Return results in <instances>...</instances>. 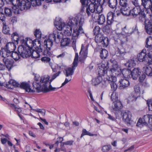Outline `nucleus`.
<instances>
[{"mask_svg": "<svg viewBox=\"0 0 152 152\" xmlns=\"http://www.w3.org/2000/svg\"><path fill=\"white\" fill-rule=\"evenodd\" d=\"M83 51V57H80L79 59V61L81 63H83L87 57V49L85 48L82 44V45L81 50L80 52V54L81 52Z\"/></svg>", "mask_w": 152, "mask_h": 152, "instance_id": "nucleus-24", "label": "nucleus"}, {"mask_svg": "<svg viewBox=\"0 0 152 152\" xmlns=\"http://www.w3.org/2000/svg\"><path fill=\"white\" fill-rule=\"evenodd\" d=\"M31 7V3L30 2H26L24 0L20 1L17 7H16L17 10L14 11L15 14H18L19 13V9L21 11L27 10L30 8Z\"/></svg>", "mask_w": 152, "mask_h": 152, "instance_id": "nucleus-9", "label": "nucleus"}, {"mask_svg": "<svg viewBox=\"0 0 152 152\" xmlns=\"http://www.w3.org/2000/svg\"><path fill=\"white\" fill-rule=\"evenodd\" d=\"M20 87L21 88L24 89L27 92H35V90L31 89L30 85L27 82H23L21 83Z\"/></svg>", "mask_w": 152, "mask_h": 152, "instance_id": "nucleus-23", "label": "nucleus"}, {"mask_svg": "<svg viewBox=\"0 0 152 152\" xmlns=\"http://www.w3.org/2000/svg\"><path fill=\"white\" fill-rule=\"evenodd\" d=\"M141 72L138 68H134L131 72V77L134 80H136L140 76Z\"/></svg>", "mask_w": 152, "mask_h": 152, "instance_id": "nucleus-25", "label": "nucleus"}, {"mask_svg": "<svg viewBox=\"0 0 152 152\" xmlns=\"http://www.w3.org/2000/svg\"><path fill=\"white\" fill-rule=\"evenodd\" d=\"M119 88L121 89L126 88L129 86L130 85L129 80L125 78L121 79L119 80Z\"/></svg>", "mask_w": 152, "mask_h": 152, "instance_id": "nucleus-20", "label": "nucleus"}, {"mask_svg": "<svg viewBox=\"0 0 152 152\" xmlns=\"http://www.w3.org/2000/svg\"><path fill=\"white\" fill-rule=\"evenodd\" d=\"M145 47L148 48L152 47V37L150 36L146 38Z\"/></svg>", "mask_w": 152, "mask_h": 152, "instance_id": "nucleus-45", "label": "nucleus"}, {"mask_svg": "<svg viewBox=\"0 0 152 152\" xmlns=\"http://www.w3.org/2000/svg\"><path fill=\"white\" fill-rule=\"evenodd\" d=\"M116 75H113L111 76L107 77V81L110 83L111 90L113 91H115L117 88V85L115 83L117 81V78L116 77Z\"/></svg>", "mask_w": 152, "mask_h": 152, "instance_id": "nucleus-12", "label": "nucleus"}, {"mask_svg": "<svg viewBox=\"0 0 152 152\" xmlns=\"http://www.w3.org/2000/svg\"><path fill=\"white\" fill-rule=\"evenodd\" d=\"M10 50H7L5 48L0 51V55L4 58H7V57L10 56Z\"/></svg>", "mask_w": 152, "mask_h": 152, "instance_id": "nucleus-28", "label": "nucleus"}, {"mask_svg": "<svg viewBox=\"0 0 152 152\" xmlns=\"http://www.w3.org/2000/svg\"><path fill=\"white\" fill-rule=\"evenodd\" d=\"M139 15V20L140 22L141 23L144 22L146 20H147L148 19L146 18V15L144 10L142 11Z\"/></svg>", "mask_w": 152, "mask_h": 152, "instance_id": "nucleus-37", "label": "nucleus"}, {"mask_svg": "<svg viewBox=\"0 0 152 152\" xmlns=\"http://www.w3.org/2000/svg\"><path fill=\"white\" fill-rule=\"evenodd\" d=\"M108 54V51L104 49H102L100 52V56L102 59L106 58Z\"/></svg>", "mask_w": 152, "mask_h": 152, "instance_id": "nucleus-40", "label": "nucleus"}, {"mask_svg": "<svg viewBox=\"0 0 152 152\" xmlns=\"http://www.w3.org/2000/svg\"><path fill=\"white\" fill-rule=\"evenodd\" d=\"M95 40L97 43H102L103 47H107L109 42L108 38L104 37L101 34L96 35L95 37Z\"/></svg>", "mask_w": 152, "mask_h": 152, "instance_id": "nucleus-8", "label": "nucleus"}, {"mask_svg": "<svg viewBox=\"0 0 152 152\" xmlns=\"http://www.w3.org/2000/svg\"><path fill=\"white\" fill-rule=\"evenodd\" d=\"M141 5L146 9H149L152 3L151 0H141Z\"/></svg>", "mask_w": 152, "mask_h": 152, "instance_id": "nucleus-32", "label": "nucleus"}, {"mask_svg": "<svg viewBox=\"0 0 152 152\" xmlns=\"http://www.w3.org/2000/svg\"><path fill=\"white\" fill-rule=\"evenodd\" d=\"M109 63L108 61L105 62V64H102L98 70L99 77L103 76L106 74L107 77L111 76L113 75H118L120 72L119 71L118 66L117 64L112 65V68L108 70L109 67Z\"/></svg>", "mask_w": 152, "mask_h": 152, "instance_id": "nucleus-2", "label": "nucleus"}, {"mask_svg": "<svg viewBox=\"0 0 152 152\" xmlns=\"http://www.w3.org/2000/svg\"><path fill=\"white\" fill-rule=\"evenodd\" d=\"M103 32L105 34H108L110 31V28L109 25L107 24L102 28Z\"/></svg>", "mask_w": 152, "mask_h": 152, "instance_id": "nucleus-53", "label": "nucleus"}, {"mask_svg": "<svg viewBox=\"0 0 152 152\" xmlns=\"http://www.w3.org/2000/svg\"><path fill=\"white\" fill-rule=\"evenodd\" d=\"M145 29L149 34H152V21L149 19L146 20L144 23Z\"/></svg>", "mask_w": 152, "mask_h": 152, "instance_id": "nucleus-17", "label": "nucleus"}, {"mask_svg": "<svg viewBox=\"0 0 152 152\" xmlns=\"http://www.w3.org/2000/svg\"><path fill=\"white\" fill-rule=\"evenodd\" d=\"M143 71L148 76L152 77V68L149 66H145L143 68Z\"/></svg>", "mask_w": 152, "mask_h": 152, "instance_id": "nucleus-31", "label": "nucleus"}, {"mask_svg": "<svg viewBox=\"0 0 152 152\" xmlns=\"http://www.w3.org/2000/svg\"><path fill=\"white\" fill-rule=\"evenodd\" d=\"M126 53L125 49L124 48H118L116 53L117 56H120L124 55Z\"/></svg>", "mask_w": 152, "mask_h": 152, "instance_id": "nucleus-44", "label": "nucleus"}, {"mask_svg": "<svg viewBox=\"0 0 152 152\" xmlns=\"http://www.w3.org/2000/svg\"><path fill=\"white\" fill-rule=\"evenodd\" d=\"M146 126L149 128L152 127V115H144L143 118H140L138 120L137 126Z\"/></svg>", "mask_w": 152, "mask_h": 152, "instance_id": "nucleus-5", "label": "nucleus"}, {"mask_svg": "<svg viewBox=\"0 0 152 152\" xmlns=\"http://www.w3.org/2000/svg\"><path fill=\"white\" fill-rule=\"evenodd\" d=\"M3 28L2 31L3 33L6 34L10 35V31L9 27L6 24L5 22H4L3 23Z\"/></svg>", "mask_w": 152, "mask_h": 152, "instance_id": "nucleus-33", "label": "nucleus"}, {"mask_svg": "<svg viewBox=\"0 0 152 152\" xmlns=\"http://www.w3.org/2000/svg\"><path fill=\"white\" fill-rule=\"evenodd\" d=\"M114 13L112 12H109L107 15V24L111 25L114 21Z\"/></svg>", "mask_w": 152, "mask_h": 152, "instance_id": "nucleus-26", "label": "nucleus"}, {"mask_svg": "<svg viewBox=\"0 0 152 152\" xmlns=\"http://www.w3.org/2000/svg\"><path fill=\"white\" fill-rule=\"evenodd\" d=\"M10 56L13 58L15 61L18 60L20 58V54L16 52H11Z\"/></svg>", "mask_w": 152, "mask_h": 152, "instance_id": "nucleus-42", "label": "nucleus"}, {"mask_svg": "<svg viewBox=\"0 0 152 152\" xmlns=\"http://www.w3.org/2000/svg\"><path fill=\"white\" fill-rule=\"evenodd\" d=\"M120 12L124 15L129 16L130 15V10L129 7H121Z\"/></svg>", "mask_w": 152, "mask_h": 152, "instance_id": "nucleus-29", "label": "nucleus"}, {"mask_svg": "<svg viewBox=\"0 0 152 152\" xmlns=\"http://www.w3.org/2000/svg\"><path fill=\"white\" fill-rule=\"evenodd\" d=\"M102 78L101 77H98L94 78L92 80V84L94 86L98 85L101 83L102 80Z\"/></svg>", "mask_w": 152, "mask_h": 152, "instance_id": "nucleus-41", "label": "nucleus"}, {"mask_svg": "<svg viewBox=\"0 0 152 152\" xmlns=\"http://www.w3.org/2000/svg\"><path fill=\"white\" fill-rule=\"evenodd\" d=\"M9 83L15 87H18L19 86H20V85L15 80H10L9 81Z\"/></svg>", "mask_w": 152, "mask_h": 152, "instance_id": "nucleus-60", "label": "nucleus"}, {"mask_svg": "<svg viewBox=\"0 0 152 152\" xmlns=\"http://www.w3.org/2000/svg\"><path fill=\"white\" fill-rule=\"evenodd\" d=\"M147 104L148 105L149 111H152V99H148L147 101Z\"/></svg>", "mask_w": 152, "mask_h": 152, "instance_id": "nucleus-57", "label": "nucleus"}, {"mask_svg": "<svg viewBox=\"0 0 152 152\" xmlns=\"http://www.w3.org/2000/svg\"><path fill=\"white\" fill-rule=\"evenodd\" d=\"M123 119L124 121L127 123H129L131 120L132 114L129 111H123L121 112Z\"/></svg>", "mask_w": 152, "mask_h": 152, "instance_id": "nucleus-18", "label": "nucleus"}, {"mask_svg": "<svg viewBox=\"0 0 152 152\" xmlns=\"http://www.w3.org/2000/svg\"><path fill=\"white\" fill-rule=\"evenodd\" d=\"M120 39L122 41L125 42L127 41V37L126 34H120L118 36Z\"/></svg>", "mask_w": 152, "mask_h": 152, "instance_id": "nucleus-55", "label": "nucleus"}, {"mask_svg": "<svg viewBox=\"0 0 152 152\" xmlns=\"http://www.w3.org/2000/svg\"><path fill=\"white\" fill-rule=\"evenodd\" d=\"M53 42L48 40H45L43 43V54L46 56H50L51 55L50 52L51 47L53 45Z\"/></svg>", "mask_w": 152, "mask_h": 152, "instance_id": "nucleus-7", "label": "nucleus"}, {"mask_svg": "<svg viewBox=\"0 0 152 152\" xmlns=\"http://www.w3.org/2000/svg\"><path fill=\"white\" fill-rule=\"evenodd\" d=\"M111 149V146L110 145L103 146L102 148L103 152H107Z\"/></svg>", "mask_w": 152, "mask_h": 152, "instance_id": "nucleus-52", "label": "nucleus"}, {"mask_svg": "<svg viewBox=\"0 0 152 152\" xmlns=\"http://www.w3.org/2000/svg\"><path fill=\"white\" fill-rule=\"evenodd\" d=\"M126 65L128 68H132L136 64L134 58L129 60L126 63Z\"/></svg>", "mask_w": 152, "mask_h": 152, "instance_id": "nucleus-39", "label": "nucleus"}, {"mask_svg": "<svg viewBox=\"0 0 152 152\" xmlns=\"http://www.w3.org/2000/svg\"><path fill=\"white\" fill-rule=\"evenodd\" d=\"M55 32L56 38V42L57 43H58L60 39L63 37V34H62L61 32H58L57 30H55Z\"/></svg>", "mask_w": 152, "mask_h": 152, "instance_id": "nucleus-43", "label": "nucleus"}, {"mask_svg": "<svg viewBox=\"0 0 152 152\" xmlns=\"http://www.w3.org/2000/svg\"><path fill=\"white\" fill-rule=\"evenodd\" d=\"M148 48V56L149 58V59L152 58V47Z\"/></svg>", "mask_w": 152, "mask_h": 152, "instance_id": "nucleus-61", "label": "nucleus"}, {"mask_svg": "<svg viewBox=\"0 0 152 152\" xmlns=\"http://www.w3.org/2000/svg\"><path fill=\"white\" fill-rule=\"evenodd\" d=\"M100 28L99 26H95L93 30V32L94 35H96L98 34H101L100 32Z\"/></svg>", "mask_w": 152, "mask_h": 152, "instance_id": "nucleus-56", "label": "nucleus"}, {"mask_svg": "<svg viewBox=\"0 0 152 152\" xmlns=\"http://www.w3.org/2000/svg\"><path fill=\"white\" fill-rule=\"evenodd\" d=\"M105 21V18L103 14H99L98 18L97 19V23L99 25H103Z\"/></svg>", "mask_w": 152, "mask_h": 152, "instance_id": "nucleus-35", "label": "nucleus"}, {"mask_svg": "<svg viewBox=\"0 0 152 152\" xmlns=\"http://www.w3.org/2000/svg\"><path fill=\"white\" fill-rule=\"evenodd\" d=\"M20 0H12L10 4H12L13 6L17 7Z\"/></svg>", "mask_w": 152, "mask_h": 152, "instance_id": "nucleus-59", "label": "nucleus"}, {"mask_svg": "<svg viewBox=\"0 0 152 152\" xmlns=\"http://www.w3.org/2000/svg\"><path fill=\"white\" fill-rule=\"evenodd\" d=\"M34 35L37 38L36 39L39 40V39L41 37V32L39 29H36L34 32Z\"/></svg>", "mask_w": 152, "mask_h": 152, "instance_id": "nucleus-51", "label": "nucleus"}, {"mask_svg": "<svg viewBox=\"0 0 152 152\" xmlns=\"http://www.w3.org/2000/svg\"><path fill=\"white\" fill-rule=\"evenodd\" d=\"M61 73V72L58 71L57 73L53 74L52 76L51 79L50 80V82H51L53 80L55 79Z\"/></svg>", "mask_w": 152, "mask_h": 152, "instance_id": "nucleus-58", "label": "nucleus"}, {"mask_svg": "<svg viewBox=\"0 0 152 152\" xmlns=\"http://www.w3.org/2000/svg\"><path fill=\"white\" fill-rule=\"evenodd\" d=\"M39 1L38 0H32L30 1L31 5H32L33 7L41 5L40 1Z\"/></svg>", "mask_w": 152, "mask_h": 152, "instance_id": "nucleus-54", "label": "nucleus"}, {"mask_svg": "<svg viewBox=\"0 0 152 152\" xmlns=\"http://www.w3.org/2000/svg\"><path fill=\"white\" fill-rule=\"evenodd\" d=\"M82 6L81 9V12H83L86 10V13L88 17L92 18L93 13L96 10V12L100 13L102 11V7L99 4H96L94 3H91L88 5V3L85 4L86 2H88L86 0H80Z\"/></svg>", "mask_w": 152, "mask_h": 152, "instance_id": "nucleus-3", "label": "nucleus"}, {"mask_svg": "<svg viewBox=\"0 0 152 152\" xmlns=\"http://www.w3.org/2000/svg\"><path fill=\"white\" fill-rule=\"evenodd\" d=\"M131 70L128 68H124L122 69L121 72L125 77L127 78L131 77Z\"/></svg>", "mask_w": 152, "mask_h": 152, "instance_id": "nucleus-30", "label": "nucleus"}, {"mask_svg": "<svg viewBox=\"0 0 152 152\" xmlns=\"http://www.w3.org/2000/svg\"><path fill=\"white\" fill-rule=\"evenodd\" d=\"M11 38L12 42H8L5 47L7 50H9L10 52H12L15 50L16 48V45L18 44L15 43L16 41H15L13 38L12 34L11 35Z\"/></svg>", "mask_w": 152, "mask_h": 152, "instance_id": "nucleus-16", "label": "nucleus"}, {"mask_svg": "<svg viewBox=\"0 0 152 152\" xmlns=\"http://www.w3.org/2000/svg\"><path fill=\"white\" fill-rule=\"evenodd\" d=\"M140 97L139 96L132 92L130 94L128 97L127 98V102L129 103L131 102H135L137 99Z\"/></svg>", "mask_w": 152, "mask_h": 152, "instance_id": "nucleus-27", "label": "nucleus"}, {"mask_svg": "<svg viewBox=\"0 0 152 152\" xmlns=\"http://www.w3.org/2000/svg\"><path fill=\"white\" fill-rule=\"evenodd\" d=\"M84 18L83 17H80L79 18L77 16L70 19L67 23L66 26L64 22L55 21L54 25L57 29L59 31L64 30L63 35L65 37L70 36L72 34V29H73L72 34V39L73 41L72 44H75L77 39L80 35L84 33L82 26L84 23Z\"/></svg>", "mask_w": 152, "mask_h": 152, "instance_id": "nucleus-1", "label": "nucleus"}, {"mask_svg": "<svg viewBox=\"0 0 152 152\" xmlns=\"http://www.w3.org/2000/svg\"><path fill=\"white\" fill-rule=\"evenodd\" d=\"M12 37L13 39L16 41L15 43L18 44L20 41L23 45L27 47V40L24 39L23 36H19L17 32H15L12 33Z\"/></svg>", "mask_w": 152, "mask_h": 152, "instance_id": "nucleus-13", "label": "nucleus"}, {"mask_svg": "<svg viewBox=\"0 0 152 152\" xmlns=\"http://www.w3.org/2000/svg\"><path fill=\"white\" fill-rule=\"evenodd\" d=\"M123 107V106L121 102L119 100H117L112 103L110 109L112 111L114 112L116 114L118 113L119 112Z\"/></svg>", "mask_w": 152, "mask_h": 152, "instance_id": "nucleus-10", "label": "nucleus"}, {"mask_svg": "<svg viewBox=\"0 0 152 152\" xmlns=\"http://www.w3.org/2000/svg\"><path fill=\"white\" fill-rule=\"evenodd\" d=\"M85 135H88L89 136H93L94 135L96 136H97V134H92L87 131L86 129H83L82 130V133L81 134L80 137L82 138L83 136Z\"/></svg>", "mask_w": 152, "mask_h": 152, "instance_id": "nucleus-47", "label": "nucleus"}, {"mask_svg": "<svg viewBox=\"0 0 152 152\" xmlns=\"http://www.w3.org/2000/svg\"><path fill=\"white\" fill-rule=\"evenodd\" d=\"M39 76L38 75L35 76L34 78V80L32 83L33 87L37 91V87H39L40 86V82L39 81Z\"/></svg>", "mask_w": 152, "mask_h": 152, "instance_id": "nucleus-34", "label": "nucleus"}, {"mask_svg": "<svg viewBox=\"0 0 152 152\" xmlns=\"http://www.w3.org/2000/svg\"><path fill=\"white\" fill-rule=\"evenodd\" d=\"M74 69H73L71 67L67 68L65 70V76L66 77L69 76V77L68 78H66L64 82L62 84V86H64L71 80L72 76L74 73Z\"/></svg>", "mask_w": 152, "mask_h": 152, "instance_id": "nucleus-11", "label": "nucleus"}, {"mask_svg": "<svg viewBox=\"0 0 152 152\" xmlns=\"http://www.w3.org/2000/svg\"><path fill=\"white\" fill-rule=\"evenodd\" d=\"M40 41L38 39H35L34 41L29 39L27 40V47L29 48H35L36 46H40Z\"/></svg>", "mask_w": 152, "mask_h": 152, "instance_id": "nucleus-15", "label": "nucleus"}, {"mask_svg": "<svg viewBox=\"0 0 152 152\" xmlns=\"http://www.w3.org/2000/svg\"><path fill=\"white\" fill-rule=\"evenodd\" d=\"M18 52L21 57L23 58H26L31 56V50L26 46L21 45L18 47Z\"/></svg>", "mask_w": 152, "mask_h": 152, "instance_id": "nucleus-6", "label": "nucleus"}, {"mask_svg": "<svg viewBox=\"0 0 152 152\" xmlns=\"http://www.w3.org/2000/svg\"><path fill=\"white\" fill-rule=\"evenodd\" d=\"M119 4L121 7H128V1L127 0H119Z\"/></svg>", "mask_w": 152, "mask_h": 152, "instance_id": "nucleus-50", "label": "nucleus"}, {"mask_svg": "<svg viewBox=\"0 0 152 152\" xmlns=\"http://www.w3.org/2000/svg\"><path fill=\"white\" fill-rule=\"evenodd\" d=\"M34 48L36 50V51H34L32 52L31 51V56L32 58H39L41 55H43L45 56H46L43 54V52H42L43 49L42 48H41V46L40 47L39 46H36Z\"/></svg>", "mask_w": 152, "mask_h": 152, "instance_id": "nucleus-14", "label": "nucleus"}, {"mask_svg": "<svg viewBox=\"0 0 152 152\" xmlns=\"http://www.w3.org/2000/svg\"><path fill=\"white\" fill-rule=\"evenodd\" d=\"M34 110L40 113L42 116H44L45 115V111L44 110H42L41 109H38L36 110Z\"/></svg>", "mask_w": 152, "mask_h": 152, "instance_id": "nucleus-62", "label": "nucleus"}, {"mask_svg": "<svg viewBox=\"0 0 152 152\" xmlns=\"http://www.w3.org/2000/svg\"><path fill=\"white\" fill-rule=\"evenodd\" d=\"M140 7H135L133 8L132 10H130V15L135 17L139 15L141 12Z\"/></svg>", "mask_w": 152, "mask_h": 152, "instance_id": "nucleus-22", "label": "nucleus"}, {"mask_svg": "<svg viewBox=\"0 0 152 152\" xmlns=\"http://www.w3.org/2000/svg\"><path fill=\"white\" fill-rule=\"evenodd\" d=\"M134 91L133 93L140 97V88L139 85H135L134 87Z\"/></svg>", "mask_w": 152, "mask_h": 152, "instance_id": "nucleus-48", "label": "nucleus"}, {"mask_svg": "<svg viewBox=\"0 0 152 152\" xmlns=\"http://www.w3.org/2000/svg\"><path fill=\"white\" fill-rule=\"evenodd\" d=\"M118 4L117 0H109L108 4L109 7L111 9H116Z\"/></svg>", "mask_w": 152, "mask_h": 152, "instance_id": "nucleus-36", "label": "nucleus"}, {"mask_svg": "<svg viewBox=\"0 0 152 152\" xmlns=\"http://www.w3.org/2000/svg\"><path fill=\"white\" fill-rule=\"evenodd\" d=\"M3 61L6 68L9 70H10L13 67L14 62L12 59L4 58L3 59Z\"/></svg>", "mask_w": 152, "mask_h": 152, "instance_id": "nucleus-21", "label": "nucleus"}, {"mask_svg": "<svg viewBox=\"0 0 152 152\" xmlns=\"http://www.w3.org/2000/svg\"><path fill=\"white\" fill-rule=\"evenodd\" d=\"M145 49H143L137 56V59L140 62L145 61L148 57L147 54L146 53Z\"/></svg>", "mask_w": 152, "mask_h": 152, "instance_id": "nucleus-19", "label": "nucleus"}, {"mask_svg": "<svg viewBox=\"0 0 152 152\" xmlns=\"http://www.w3.org/2000/svg\"><path fill=\"white\" fill-rule=\"evenodd\" d=\"M0 20L2 21L3 23L5 22V17L4 14L1 12H0Z\"/></svg>", "mask_w": 152, "mask_h": 152, "instance_id": "nucleus-64", "label": "nucleus"}, {"mask_svg": "<svg viewBox=\"0 0 152 152\" xmlns=\"http://www.w3.org/2000/svg\"><path fill=\"white\" fill-rule=\"evenodd\" d=\"M48 76H42L40 79V86L37 87V92H47L51 91H54L57 90L58 88L53 87L51 85L50 81Z\"/></svg>", "mask_w": 152, "mask_h": 152, "instance_id": "nucleus-4", "label": "nucleus"}, {"mask_svg": "<svg viewBox=\"0 0 152 152\" xmlns=\"http://www.w3.org/2000/svg\"><path fill=\"white\" fill-rule=\"evenodd\" d=\"M12 9L7 7H5L4 9L5 13L7 16H11L12 15Z\"/></svg>", "mask_w": 152, "mask_h": 152, "instance_id": "nucleus-49", "label": "nucleus"}, {"mask_svg": "<svg viewBox=\"0 0 152 152\" xmlns=\"http://www.w3.org/2000/svg\"><path fill=\"white\" fill-rule=\"evenodd\" d=\"M41 60L42 62L47 63L50 61V59L49 57L45 56L42 57L41 58Z\"/></svg>", "mask_w": 152, "mask_h": 152, "instance_id": "nucleus-63", "label": "nucleus"}, {"mask_svg": "<svg viewBox=\"0 0 152 152\" xmlns=\"http://www.w3.org/2000/svg\"><path fill=\"white\" fill-rule=\"evenodd\" d=\"M71 42V40L69 38H65L63 39L61 42V46L64 47L68 45Z\"/></svg>", "mask_w": 152, "mask_h": 152, "instance_id": "nucleus-38", "label": "nucleus"}, {"mask_svg": "<svg viewBox=\"0 0 152 152\" xmlns=\"http://www.w3.org/2000/svg\"><path fill=\"white\" fill-rule=\"evenodd\" d=\"M55 32V30L53 31V33L49 35L48 39V40L53 42H56V38Z\"/></svg>", "mask_w": 152, "mask_h": 152, "instance_id": "nucleus-46", "label": "nucleus"}]
</instances>
